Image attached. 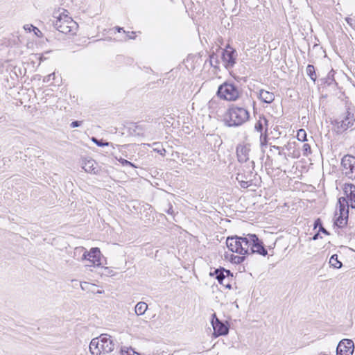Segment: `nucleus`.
I'll list each match as a JSON object with an SVG mask.
<instances>
[{"instance_id":"obj_1","label":"nucleus","mask_w":355,"mask_h":355,"mask_svg":"<svg viewBox=\"0 0 355 355\" xmlns=\"http://www.w3.org/2000/svg\"><path fill=\"white\" fill-rule=\"evenodd\" d=\"M67 13V10L64 9H59L55 11L53 14V17L55 19L53 24L54 27L60 33L73 35L76 33L78 24L71 17L68 16Z\"/></svg>"},{"instance_id":"obj_2","label":"nucleus","mask_w":355,"mask_h":355,"mask_svg":"<svg viewBox=\"0 0 355 355\" xmlns=\"http://www.w3.org/2000/svg\"><path fill=\"white\" fill-rule=\"evenodd\" d=\"M250 118L249 112L244 107L232 105L225 115V121L227 126H239Z\"/></svg>"},{"instance_id":"obj_3","label":"nucleus","mask_w":355,"mask_h":355,"mask_svg":"<svg viewBox=\"0 0 355 355\" xmlns=\"http://www.w3.org/2000/svg\"><path fill=\"white\" fill-rule=\"evenodd\" d=\"M114 348V343L107 334H101L99 338H93L89 344V350L93 355L110 353Z\"/></svg>"},{"instance_id":"obj_4","label":"nucleus","mask_w":355,"mask_h":355,"mask_svg":"<svg viewBox=\"0 0 355 355\" xmlns=\"http://www.w3.org/2000/svg\"><path fill=\"white\" fill-rule=\"evenodd\" d=\"M216 94L220 99L227 101H236L240 97L241 91L237 85L224 83L218 87Z\"/></svg>"},{"instance_id":"obj_5","label":"nucleus","mask_w":355,"mask_h":355,"mask_svg":"<svg viewBox=\"0 0 355 355\" xmlns=\"http://www.w3.org/2000/svg\"><path fill=\"white\" fill-rule=\"evenodd\" d=\"M355 124L354 112L348 107L342 116L336 119L335 126L338 133H342L349 128H352Z\"/></svg>"},{"instance_id":"obj_6","label":"nucleus","mask_w":355,"mask_h":355,"mask_svg":"<svg viewBox=\"0 0 355 355\" xmlns=\"http://www.w3.org/2000/svg\"><path fill=\"white\" fill-rule=\"evenodd\" d=\"M342 173L349 179H355V157L345 155L341 160Z\"/></svg>"},{"instance_id":"obj_7","label":"nucleus","mask_w":355,"mask_h":355,"mask_svg":"<svg viewBox=\"0 0 355 355\" xmlns=\"http://www.w3.org/2000/svg\"><path fill=\"white\" fill-rule=\"evenodd\" d=\"M83 259L89 262L87 266H99L101 265V253L98 248H92L89 252L85 251Z\"/></svg>"},{"instance_id":"obj_8","label":"nucleus","mask_w":355,"mask_h":355,"mask_svg":"<svg viewBox=\"0 0 355 355\" xmlns=\"http://www.w3.org/2000/svg\"><path fill=\"white\" fill-rule=\"evenodd\" d=\"M237 58V52L235 49L230 47V45L226 46L222 54V59L225 63L226 68L232 67L235 63Z\"/></svg>"},{"instance_id":"obj_9","label":"nucleus","mask_w":355,"mask_h":355,"mask_svg":"<svg viewBox=\"0 0 355 355\" xmlns=\"http://www.w3.org/2000/svg\"><path fill=\"white\" fill-rule=\"evenodd\" d=\"M211 324L215 337L227 335L229 332V327L216 317V313L212 315Z\"/></svg>"},{"instance_id":"obj_10","label":"nucleus","mask_w":355,"mask_h":355,"mask_svg":"<svg viewBox=\"0 0 355 355\" xmlns=\"http://www.w3.org/2000/svg\"><path fill=\"white\" fill-rule=\"evenodd\" d=\"M354 349V342L350 339H343L336 348L337 355H352Z\"/></svg>"},{"instance_id":"obj_11","label":"nucleus","mask_w":355,"mask_h":355,"mask_svg":"<svg viewBox=\"0 0 355 355\" xmlns=\"http://www.w3.org/2000/svg\"><path fill=\"white\" fill-rule=\"evenodd\" d=\"M251 237L252 242L250 254L257 253L262 256H266L268 254V251L264 248L263 242L259 240L257 236L254 234H251Z\"/></svg>"},{"instance_id":"obj_12","label":"nucleus","mask_w":355,"mask_h":355,"mask_svg":"<svg viewBox=\"0 0 355 355\" xmlns=\"http://www.w3.org/2000/svg\"><path fill=\"white\" fill-rule=\"evenodd\" d=\"M214 275H216V279L220 284L229 289L232 288L230 283L225 284V280L232 279L233 277V275L229 270H225L222 268L220 269H216L214 270Z\"/></svg>"},{"instance_id":"obj_13","label":"nucleus","mask_w":355,"mask_h":355,"mask_svg":"<svg viewBox=\"0 0 355 355\" xmlns=\"http://www.w3.org/2000/svg\"><path fill=\"white\" fill-rule=\"evenodd\" d=\"M241 239H243V237L238 236L227 237L226 244L229 250L237 254L242 252L243 248H242Z\"/></svg>"},{"instance_id":"obj_14","label":"nucleus","mask_w":355,"mask_h":355,"mask_svg":"<svg viewBox=\"0 0 355 355\" xmlns=\"http://www.w3.org/2000/svg\"><path fill=\"white\" fill-rule=\"evenodd\" d=\"M238 161L243 163L250 159V146L248 144H239L236 149Z\"/></svg>"},{"instance_id":"obj_15","label":"nucleus","mask_w":355,"mask_h":355,"mask_svg":"<svg viewBox=\"0 0 355 355\" xmlns=\"http://www.w3.org/2000/svg\"><path fill=\"white\" fill-rule=\"evenodd\" d=\"M252 177V171L250 170L247 174L239 173L236 175V180L242 188H248L251 185Z\"/></svg>"},{"instance_id":"obj_16","label":"nucleus","mask_w":355,"mask_h":355,"mask_svg":"<svg viewBox=\"0 0 355 355\" xmlns=\"http://www.w3.org/2000/svg\"><path fill=\"white\" fill-rule=\"evenodd\" d=\"M258 98L263 103L270 104L275 100V94L265 89H260L258 93Z\"/></svg>"},{"instance_id":"obj_17","label":"nucleus","mask_w":355,"mask_h":355,"mask_svg":"<svg viewBox=\"0 0 355 355\" xmlns=\"http://www.w3.org/2000/svg\"><path fill=\"white\" fill-rule=\"evenodd\" d=\"M345 192L352 208L355 209V186L350 184L345 187Z\"/></svg>"},{"instance_id":"obj_18","label":"nucleus","mask_w":355,"mask_h":355,"mask_svg":"<svg viewBox=\"0 0 355 355\" xmlns=\"http://www.w3.org/2000/svg\"><path fill=\"white\" fill-rule=\"evenodd\" d=\"M252 234H248L245 236L243 237V239H241L242 243V248H243V250L242 252H239V254L241 255H245V254H250V247H251V237Z\"/></svg>"},{"instance_id":"obj_19","label":"nucleus","mask_w":355,"mask_h":355,"mask_svg":"<svg viewBox=\"0 0 355 355\" xmlns=\"http://www.w3.org/2000/svg\"><path fill=\"white\" fill-rule=\"evenodd\" d=\"M295 146V142H288L287 144L284 145L282 149L286 150L289 152L288 155V157H291L293 158H298L300 154V152L296 150Z\"/></svg>"},{"instance_id":"obj_20","label":"nucleus","mask_w":355,"mask_h":355,"mask_svg":"<svg viewBox=\"0 0 355 355\" xmlns=\"http://www.w3.org/2000/svg\"><path fill=\"white\" fill-rule=\"evenodd\" d=\"M96 162L94 159H85L83 160L82 163V168L85 170L87 173H96L95 171V166Z\"/></svg>"},{"instance_id":"obj_21","label":"nucleus","mask_w":355,"mask_h":355,"mask_svg":"<svg viewBox=\"0 0 355 355\" xmlns=\"http://www.w3.org/2000/svg\"><path fill=\"white\" fill-rule=\"evenodd\" d=\"M254 128L257 131L259 132H262L263 130L265 128V132H267L268 130V121L264 116L259 117L258 121L255 123Z\"/></svg>"},{"instance_id":"obj_22","label":"nucleus","mask_w":355,"mask_h":355,"mask_svg":"<svg viewBox=\"0 0 355 355\" xmlns=\"http://www.w3.org/2000/svg\"><path fill=\"white\" fill-rule=\"evenodd\" d=\"M339 204V212L340 215H347L348 214V209H346V205L349 207L350 205L349 202L346 200L345 198L341 197L338 199Z\"/></svg>"},{"instance_id":"obj_23","label":"nucleus","mask_w":355,"mask_h":355,"mask_svg":"<svg viewBox=\"0 0 355 355\" xmlns=\"http://www.w3.org/2000/svg\"><path fill=\"white\" fill-rule=\"evenodd\" d=\"M148 309V304L144 302H138L135 307V312L137 316L143 315Z\"/></svg>"},{"instance_id":"obj_24","label":"nucleus","mask_w":355,"mask_h":355,"mask_svg":"<svg viewBox=\"0 0 355 355\" xmlns=\"http://www.w3.org/2000/svg\"><path fill=\"white\" fill-rule=\"evenodd\" d=\"M306 75L315 83L317 79V76L315 67L312 64H308L306 69Z\"/></svg>"},{"instance_id":"obj_25","label":"nucleus","mask_w":355,"mask_h":355,"mask_svg":"<svg viewBox=\"0 0 355 355\" xmlns=\"http://www.w3.org/2000/svg\"><path fill=\"white\" fill-rule=\"evenodd\" d=\"M335 73V71L334 69H331L327 74V77L324 78V83L329 86L331 85L332 84L337 85V83L336 82V80L334 78Z\"/></svg>"},{"instance_id":"obj_26","label":"nucleus","mask_w":355,"mask_h":355,"mask_svg":"<svg viewBox=\"0 0 355 355\" xmlns=\"http://www.w3.org/2000/svg\"><path fill=\"white\" fill-rule=\"evenodd\" d=\"M348 218V214L347 215H340L336 219L335 224L338 227H343L347 224V220Z\"/></svg>"},{"instance_id":"obj_27","label":"nucleus","mask_w":355,"mask_h":355,"mask_svg":"<svg viewBox=\"0 0 355 355\" xmlns=\"http://www.w3.org/2000/svg\"><path fill=\"white\" fill-rule=\"evenodd\" d=\"M329 264L335 268H340L342 267V263L338 260V255L333 254L329 259Z\"/></svg>"},{"instance_id":"obj_28","label":"nucleus","mask_w":355,"mask_h":355,"mask_svg":"<svg viewBox=\"0 0 355 355\" xmlns=\"http://www.w3.org/2000/svg\"><path fill=\"white\" fill-rule=\"evenodd\" d=\"M245 257L244 255L238 256V255H234L233 254H231L230 257V261L232 263H236V264H239V263H243L245 261Z\"/></svg>"},{"instance_id":"obj_29","label":"nucleus","mask_w":355,"mask_h":355,"mask_svg":"<svg viewBox=\"0 0 355 355\" xmlns=\"http://www.w3.org/2000/svg\"><path fill=\"white\" fill-rule=\"evenodd\" d=\"M318 227H319V232H321L327 235L329 234V233L323 227L320 218L316 219L313 224L314 229L317 228Z\"/></svg>"},{"instance_id":"obj_30","label":"nucleus","mask_w":355,"mask_h":355,"mask_svg":"<svg viewBox=\"0 0 355 355\" xmlns=\"http://www.w3.org/2000/svg\"><path fill=\"white\" fill-rule=\"evenodd\" d=\"M121 355H140L134 351L132 347H123L121 350Z\"/></svg>"},{"instance_id":"obj_31","label":"nucleus","mask_w":355,"mask_h":355,"mask_svg":"<svg viewBox=\"0 0 355 355\" xmlns=\"http://www.w3.org/2000/svg\"><path fill=\"white\" fill-rule=\"evenodd\" d=\"M209 63L211 67L214 68H218L219 61L216 54L212 53L211 55H209Z\"/></svg>"},{"instance_id":"obj_32","label":"nucleus","mask_w":355,"mask_h":355,"mask_svg":"<svg viewBox=\"0 0 355 355\" xmlns=\"http://www.w3.org/2000/svg\"><path fill=\"white\" fill-rule=\"evenodd\" d=\"M297 138L300 141H306V132L304 129H300L297 133Z\"/></svg>"},{"instance_id":"obj_33","label":"nucleus","mask_w":355,"mask_h":355,"mask_svg":"<svg viewBox=\"0 0 355 355\" xmlns=\"http://www.w3.org/2000/svg\"><path fill=\"white\" fill-rule=\"evenodd\" d=\"M92 141L96 144L98 146H108L110 145L109 142L103 141L102 139H98L96 137H92Z\"/></svg>"},{"instance_id":"obj_34","label":"nucleus","mask_w":355,"mask_h":355,"mask_svg":"<svg viewBox=\"0 0 355 355\" xmlns=\"http://www.w3.org/2000/svg\"><path fill=\"white\" fill-rule=\"evenodd\" d=\"M302 148L304 156H308L311 153V146L309 144H304Z\"/></svg>"},{"instance_id":"obj_35","label":"nucleus","mask_w":355,"mask_h":355,"mask_svg":"<svg viewBox=\"0 0 355 355\" xmlns=\"http://www.w3.org/2000/svg\"><path fill=\"white\" fill-rule=\"evenodd\" d=\"M266 138H267L266 134L265 133L263 135V132H261L260 135L261 145H265L266 144V142H267Z\"/></svg>"},{"instance_id":"obj_36","label":"nucleus","mask_w":355,"mask_h":355,"mask_svg":"<svg viewBox=\"0 0 355 355\" xmlns=\"http://www.w3.org/2000/svg\"><path fill=\"white\" fill-rule=\"evenodd\" d=\"M275 149L277 150H279V155L280 156H283L285 159H287L286 158V154L284 152V150H282V147H279V146H273Z\"/></svg>"},{"instance_id":"obj_37","label":"nucleus","mask_w":355,"mask_h":355,"mask_svg":"<svg viewBox=\"0 0 355 355\" xmlns=\"http://www.w3.org/2000/svg\"><path fill=\"white\" fill-rule=\"evenodd\" d=\"M33 31L34 32L35 35L39 37H42L43 35L42 31L35 26L33 27Z\"/></svg>"},{"instance_id":"obj_38","label":"nucleus","mask_w":355,"mask_h":355,"mask_svg":"<svg viewBox=\"0 0 355 355\" xmlns=\"http://www.w3.org/2000/svg\"><path fill=\"white\" fill-rule=\"evenodd\" d=\"M121 163L123 164V166H131L132 167H135V165L131 163L130 162L126 160V159H121L120 160Z\"/></svg>"},{"instance_id":"obj_39","label":"nucleus","mask_w":355,"mask_h":355,"mask_svg":"<svg viewBox=\"0 0 355 355\" xmlns=\"http://www.w3.org/2000/svg\"><path fill=\"white\" fill-rule=\"evenodd\" d=\"M54 79L55 78V73H52L46 76H45L44 78V82H46V83H48L50 81L51 79Z\"/></svg>"},{"instance_id":"obj_40","label":"nucleus","mask_w":355,"mask_h":355,"mask_svg":"<svg viewBox=\"0 0 355 355\" xmlns=\"http://www.w3.org/2000/svg\"><path fill=\"white\" fill-rule=\"evenodd\" d=\"M33 27H35L32 24H26L24 26V29L27 32H31L33 30Z\"/></svg>"},{"instance_id":"obj_41","label":"nucleus","mask_w":355,"mask_h":355,"mask_svg":"<svg viewBox=\"0 0 355 355\" xmlns=\"http://www.w3.org/2000/svg\"><path fill=\"white\" fill-rule=\"evenodd\" d=\"M82 123H83V122H82V121H73V122L71 123L70 126H71V128H76V127H79V126L82 124Z\"/></svg>"},{"instance_id":"obj_42","label":"nucleus","mask_w":355,"mask_h":355,"mask_svg":"<svg viewBox=\"0 0 355 355\" xmlns=\"http://www.w3.org/2000/svg\"><path fill=\"white\" fill-rule=\"evenodd\" d=\"M168 209L166 210V212L168 214H171V215H173V207L171 204H168Z\"/></svg>"},{"instance_id":"obj_43","label":"nucleus","mask_w":355,"mask_h":355,"mask_svg":"<svg viewBox=\"0 0 355 355\" xmlns=\"http://www.w3.org/2000/svg\"><path fill=\"white\" fill-rule=\"evenodd\" d=\"M135 32H128L127 33V36L129 39H135Z\"/></svg>"},{"instance_id":"obj_44","label":"nucleus","mask_w":355,"mask_h":355,"mask_svg":"<svg viewBox=\"0 0 355 355\" xmlns=\"http://www.w3.org/2000/svg\"><path fill=\"white\" fill-rule=\"evenodd\" d=\"M319 237H320V234H319V232H318V233H316V234H315L312 237V239H313V241H315V240L318 239H319Z\"/></svg>"},{"instance_id":"obj_45","label":"nucleus","mask_w":355,"mask_h":355,"mask_svg":"<svg viewBox=\"0 0 355 355\" xmlns=\"http://www.w3.org/2000/svg\"><path fill=\"white\" fill-rule=\"evenodd\" d=\"M250 168H252V170L254 169V161L250 162Z\"/></svg>"},{"instance_id":"obj_46","label":"nucleus","mask_w":355,"mask_h":355,"mask_svg":"<svg viewBox=\"0 0 355 355\" xmlns=\"http://www.w3.org/2000/svg\"><path fill=\"white\" fill-rule=\"evenodd\" d=\"M116 29L117 30L118 32H121V31L123 30V28L116 27Z\"/></svg>"},{"instance_id":"obj_47","label":"nucleus","mask_w":355,"mask_h":355,"mask_svg":"<svg viewBox=\"0 0 355 355\" xmlns=\"http://www.w3.org/2000/svg\"><path fill=\"white\" fill-rule=\"evenodd\" d=\"M80 286H81V288H82V289H83V290H85V286H83L82 284H81Z\"/></svg>"},{"instance_id":"obj_48","label":"nucleus","mask_w":355,"mask_h":355,"mask_svg":"<svg viewBox=\"0 0 355 355\" xmlns=\"http://www.w3.org/2000/svg\"><path fill=\"white\" fill-rule=\"evenodd\" d=\"M80 286H81V288H82V289H83V290H85V286H83L82 284H81Z\"/></svg>"},{"instance_id":"obj_49","label":"nucleus","mask_w":355,"mask_h":355,"mask_svg":"<svg viewBox=\"0 0 355 355\" xmlns=\"http://www.w3.org/2000/svg\"><path fill=\"white\" fill-rule=\"evenodd\" d=\"M227 283H230V279L225 281V284H227Z\"/></svg>"}]
</instances>
